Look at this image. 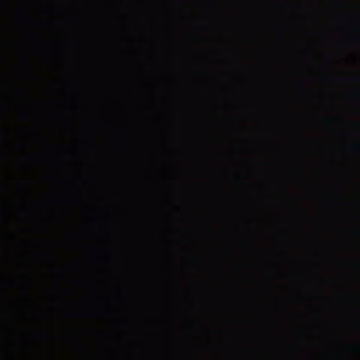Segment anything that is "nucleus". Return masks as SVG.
Listing matches in <instances>:
<instances>
[{"label":"nucleus","instance_id":"f257e3e1","mask_svg":"<svg viewBox=\"0 0 360 360\" xmlns=\"http://www.w3.org/2000/svg\"><path fill=\"white\" fill-rule=\"evenodd\" d=\"M353 147L355 148V149H359L360 148V146L359 144H355L353 146Z\"/></svg>","mask_w":360,"mask_h":360}]
</instances>
